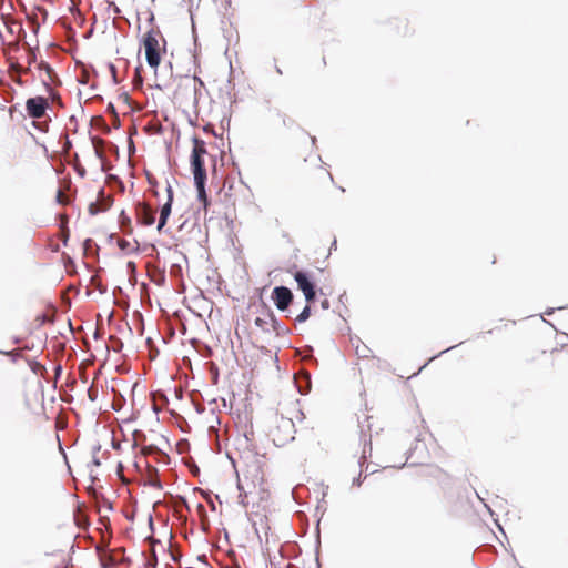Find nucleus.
Masks as SVG:
<instances>
[{
	"mask_svg": "<svg viewBox=\"0 0 568 568\" xmlns=\"http://www.w3.org/2000/svg\"><path fill=\"white\" fill-rule=\"evenodd\" d=\"M47 91L52 100V102L57 103L58 105L62 106V101L60 94L50 85L47 88Z\"/></svg>",
	"mask_w": 568,
	"mask_h": 568,
	"instance_id": "obj_16",
	"label": "nucleus"
},
{
	"mask_svg": "<svg viewBox=\"0 0 568 568\" xmlns=\"http://www.w3.org/2000/svg\"><path fill=\"white\" fill-rule=\"evenodd\" d=\"M193 148L191 154V168L194 176V183L197 190L199 200L204 204V207L207 206V196L205 192V182H206V169L204 165V158L207 155V150L205 142L194 136L192 139Z\"/></svg>",
	"mask_w": 568,
	"mask_h": 568,
	"instance_id": "obj_2",
	"label": "nucleus"
},
{
	"mask_svg": "<svg viewBox=\"0 0 568 568\" xmlns=\"http://www.w3.org/2000/svg\"><path fill=\"white\" fill-rule=\"evenodd\" d=\"M54 568H68V565L65 560H62L61 562L57 564Z\"/></svg>",
	"mask_w": 568,
	"mask_h": 568,
	"instance_id": "obj_21",
	"label": "nucleus"
},
{
	"mask_svg": "<svg viewBox=\"0 0 568 568\" xmlns=\"http://www.w3.org/2000/svg\"><path fill=\"white\" fill-rule=\"evenodd\" d=\"M102 140L101 139H98V138H94L93 139V142H101Z\"/></svg>",
	"mask_w": 568,
	"mask_h": 568,
	"instance_id": "obj_30",
	"label": "nucleus"
},
{
	"mask_svg": "<svg viewBox=\"0 0 568 568\" xmlns=\"http://www.w3.org/2000/svg\"><path fill=\"white\" fill-rule=\"evenodd\" d=\"M6 29L9 33L13 34L16 30H20V26L16 21H4Z\"/></svg>",
	"mask_w": 568,
	"mask_h": 568,
	"instance_id": "obj_17",
	"label": "nucleus"
},
{
	"mask_svg": "<svg viewBox=\"0 0 568 568\" xmlns=\"http://www.w3.org/2000/svg\"><path fill=\"white\" fill-rule=\"evenodd\" d=\"M47 129H48V124L47 123H44L43 126L42 125L40 126L41 131H47Z\"/></svg>",
	"mask_w": 568,
	"mask_h": 568,
	"instance_id": "obj_26",
	"label": "nucleus"
},
{
	"mask_svg": "<svg viewBox=\"0 0 568 568\" xmlns=\"http://www.w3.org/2000/svg\"><path fill=\"white\" fill-rule=\"evenodd\" d=\"M161 33L159 30L151 29L143 36V45L145 49V57L148 64L156 70L161 62Z\"/></svg>",
	"mask_w": 568,
	"mask_h": 568,
	"instance_id": "obj_4",
	"label": "nucleus"
},
{
	"mask_svg": "<svg viewBox=\"0 0 568 568\" xmlns=\"http://www.w3.org/2000/svg\"><path fill=\"white\" fill-rule=\"evenodd\" d=\"M28 18L32 20L33 24L39 26L41 22H45L48 18V11L41 6H34Z\"/></svg>",
	"mask_w": 568,
	"mask_h": 568,
	"instance_id": "obj_13",
	"label": "nucleus"
},
{
	"mask_svg": "<svg viewBox=\"0 0 568 568\" xmlns=\"http://www.w3.org/2000/svg\"><path fill=\"white\" fill-rule=\"evenodd\" d=\"M13 80L19 84V85H23V81L20 77V74H18L16 78H13Z\"/></svg>",
	"mask_w": 568,
	"mask_h": 568,
	"instance_id": "obj_22",
	"label": "nucleus"
},
{
	"mask_svg": "<svg viewBox=\"0 0 568 568\" xmlns=\"http://www.w3.org/2000/svg\"><path fill=\"white\" fill-rule=\"evenodd\" d=\"M171 209H172V191L169 187V199H168L166 203L161 207V212H160V219H159V223H158L159 232L162 231V229L166 224L168 217L171 214Z\"/></svg>",
	"mask_w": 568,
	"mask_h": 568,
	"instance_id": "obj_12",
	"label": "nucleus"
},
{
	"mask_svg": "<svg viewBox=\"0 0 568 568\" xmlns=\"http://www.w3.org/2000/svg\"><path fill=\"white\" fill-rule=\"evenodd\" d=\"M246 479H247L246 477L244 478V480H242L240 478L237 479V489L240 491L239 501L243 508H247L248 495H251L253 493V490L250 488V485L245 483Z\"/></svg>",
	"mask_w": 568,
	"mask_h": 568,
	"instance_id": "obj_11",
	"label": "nucleus"
},
{
	"mask_svg": "<svg viewBox=\"0 0 568 568\" xmlns=\"http://www.w3.org/2000/svg\"><path fill=\"white\" fill-rule=\"evenodd\" d=\"M355 351L358 357H368L366 353L369 352V349L366 346H364L363 349H359V346H357Z\"/></svg>",
	"mask_w": 568,
	"mask_h": 568,
	"instance_id": "obj_19",
	"label": "nucleus"
},
{
	"mask_svg": "<svg viewBox=\"0 0 568 568\" xmlns=\"http://www.w3.org/2000/svg\"><path fill=\"white\" fill-rule=\"evenodd\" d=\"M297 173L306 186L314 192L327 189L333 182L331 172L317 156H313L311 160L305 159L297 166Z\"/></svg>",
	"mask_w": 568,
	"mask_h": 568,
	"instance_id": "obj_1",
	"label": "nucleus"
},
{
	"mask_svg": "<svg viewBox=\"0 0 568 568\" xmlns=\"http://www.w3.org/2000/svg\"><path fill=\"white\" fill-rule=\"evenodd\" d=\"M114 12H115V13H120V10H119V8H118V7H114Z\"/></svg>",
	"mask_w": 568,
	"mask_h": 568,
	"instance_id": "obj_29",
	"label": "nucleus"
},
{
	"mask_svg": "<svg viewBox=\"0 0 568 568\" xmlns=\"http://www.w3.org/2000/svg\"><path fill=\"white\" fill-rule=\"evenodd\" d=\"M136 81L139 82L140 85H142V78L139 74V69H136Z\"/></svg>",
	"mask_w": 568,
	"mask_h": 568,
	"instance_id": "obj_24",
	"label": "nucleus"
},
{
	"mask_svg": "<svg viewBox=\"0 0 568 568\" xmlns=\"http://www.w3.org/2000/svg\"><path fill=\"white\" fill-rule=\"evenodd\" d=\"M295 433V425L292 418L284 417L283 415L275 416L274 424L270 429V436L276 446H285L294 440Z\"/></svg>",
	"mask_w": 568,
	"mask_h": 568,
	"instance_id": "obj_3",
	"label": "nucleus"
},
{
	"mask_svg": "<svg viewBox=\"0 0 568 568\" xmlns=\"http://www.w3.org/2000/svg\"><path fill=\"white\" fill-rule=\"evenodd\" d=\"M37 68L40 72L41 81L45 88H49L50 85H54L57 83H60V80H59L57 73L48 63L42 61L38 64Z\"/></svg>",
	"mask_w": 568,
	"mask_h": 568,
	"instance_id": "obj_10",
	"label": "nucleus"
},
{
	"mask_svg": "<svg viewBox=\"0 0 568 568\" xmlns=\"http://www.w3.org/2000/svg\"><path fill=\"white\" fill-rule=\"evenodd\" d=\"M294 280L297 283L298 290H301L305 296V300L308 304L315 301L316 291L313 281L310 278L308 274L303 271H297L294 273Z\"/></svg>",
	"mask_w": 568,
	"mask_h": 568,
	"instance_id": "obj_5",
	"label": "nucleus"
},
{
	"mask_svg": "<svg viewBox=\"0 0 568 568\" xmlns=\"http://www.w3.org/2000/svg\"><path fill=\"white\" fill-rule=\"evenodd\" d=\"M90 212H91L92 214H97L98 212H100V209H98V207H97V204H95V203H92V204L90 205Z\"/></svg>",
	"mask_w": 568,
	"mask_h": 568,
	"instance_id": "obj_20",
	"label": "nucleus"
},
{
	"mask_svg": "<svg viewBox=\"0 0 568 568\" xmlns=\"http://www.w3.org/2000/svg\"><path fill=\"white\" fill-rule=\"evenodd\" d=\"M272 300L280 311H285L293 301V293L286 286H276L272 292Z\"/></svg>",
	"mask_w": 568,
	"mask_h": 568,
	"instance_id": "obj_8",
	"label": "nucleus"
},
{
	"mask_svg": "<svg viewBox=\"0 0 568 568\" xmlns=\"http://www.w3.org/2000/svg\"><path fill=\"white\" fill-rule=\"evenodd\" d=\"M254 324L264 334H271L274 332L276 336L280 335L281 327L273 312H264L261 316H257L254 320Z\"/></svg>",
	"mask_w": 568,
	"mask_h": 568,
	"instance_id": "obj_6",
	"label": "nucleus"
},
{
	"mask_svg": "<svg viewBox=\"0 0 568 568\" xmlns=\"http://www.w3.org/2000/svg\"><path fill=\"white\" fill-rule=\"evenodd\" d=\"M310 316H311V306L307 303V305L303 308V311L297 315L295 321L298 323H303V322L307 321L310 318Z\"/></svg>",
	"mask_w": 568,
	"mask_h": 568,
	"instance_id": "obj_15",
	"label": "nucleus"
},
{
	"mask_svg": "<svg viewBox=\"0 0 568 568\" xmlns=\"http://www.w3.org/2000/svg\"><path fill=\"white\" fill-rule=\"evenodd\" d=\"M104 559H105V562H108V564H109V561H112V557H110V556L108 557V559L106 558H104Z\"/></svg>",
	"mask_w": 568,
	"mask_h": 568,
	"instance_id": "obj_28",
	"label": "nucleus"
},
{
	"mask_svg": "<svg viewBox=\"0 0 568 568\" xmlns=\"http://www.w3.org/2000/svg\"><path fill=\"white\" fill-rule=\"evenodd\" d=\"M322 307H323V308H328V307H329V302H328V300H324V301L322 302Z\"/></svg>",
	"mask_w": 568,
	"mask_h": 568,
	"instance_id": "obj_23",
	"label": "nucleus"
},
{
	"mask_svg": "<svg viewBox=\"0 0 568 568\" xmlns=\"http://www.w3.org/2000/svg\"><path fill=\"white\" fill-rule=\"evenodd\" d=\"M11 71L16 72L17 74H26L30 71V68H22L20 64L16 63L11 65Z\"/></svg>",
	"mask_w": 568,
	"mask_h": 568,
	"instance_id": "obj_18",
	"label": "nucleus"
},
{
	"mask_svg": "<svg viewBox=\"0 0 568 568\" xmlns=\"http://www.w3.org/2000/svg\"><path fill=\"white\" fill-rule=\"evenodd\" d=\"M136 220L144 226H151L155 222V212L146 203H139L135 207Z\"/></svg>",
	"mask_w": 568,
	"mask_h": 568,
	"instance_id": "obj_9",
	"label": "nucleus"
},
{
	"mask_svg": "<svg viewBox=\"0 0 568 568\" xmlns=\"http://www.w3.org/2000/svg\"><path fill=\"white\" fill-rule=\"evenodd\" d=\"M48 106V100L43 97L30 98L26 102L27 113L32 119L43 118Z\"/></svg>",
	"mask_w": 568,
	"mask_h": 568,
	"instance_id": "obj_7",
	"label": "nucleus"
},
{
	"mask_svg": "<svg viewBox=\"0 0 568 568\" xmlns=\"http://www.w3.org/2000/svg\"><path fill=\"white\" fill-rule=\"evenodd\" d=\"M101 561H102L103 567H104V568H108L109 564H108V562H105L104 557H102V558H101Z\"/></svg>",
	"mask_w": 568,
	"mask_h": 568,
	"instance_id": "obj_25",
	"label": "nucleus"
},
{
	"mask_svg": "<svg viewBox=\"0 0 568 568\" xmlns=\"http://www.w3.org/2000/svg\"><path fill=\"white\" fill-rule=\"evenodd\" d=\"M104 559H105V562H108V564H109V561H112V557H110V556L108 557V559L106 558H104Z\"/></svg>",
	"mask_w": 568,
	"mask_h": 568,
	"instance_id": "obj_27",
	"label": "nucleus"
},
{
	"mask_svg": "<svg viewBox=\"0 0 568 568\" xmlns=\"http://www.w3.org/2000/svg\"><path fill=\"white\" fill-rule=\"evenodd\" d=\"M233 190H234V183L233 182L230 183L229 181H225L224 185H223L224 196L230 204L235 205L236 197L233 194Z\"/></svg>",
	"mask_w": 568,
	"mask_h": 568,
	"instance_id": "obj_14",
	"label": "nucleus"
}]
</instances>
